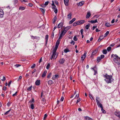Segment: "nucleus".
Returning a JSON list of instances; mask_svg holds the SVG:
<instances>
[{
  "mask_svg": "<svg viewBox=\"0 0 120 120\" xmlns=\"http://www.w3.org/2000/svg\"><path fill=\"white\" fill-rule=\"evenodd\" d=\"M103 77L105 78L104 79V80L108 84L111 83L114 80L112 78V75H109L107 74L103 75Z\"/></svg>",
  "mask_w": 120,
  "mask_h": 120,
  "instance_id": "1",
  "label": "nucleus"
},
{
  "mask_svg": "<svg viewBox=\"0 0 120 120\" xmlns=\"http://www.w3.org/2000/svg\"><path fill=\"white\" fill-rule=\"evenodd\" d=\"M114 56L115 57L114 59V61L119 67H120V58L116 54L114 55Z\"/></svg>",
  "mask_w": 120,
  "mask_h": 120,
  "instance_id": "2",
  "label": "nucleus"
},
{
  "mask_svg": "<svg viewBox=\"0 0 120 120\" xmlns=\"http://www.w3.org/2000/svg\"><path fill=\"white\" fill-rule=\"evenodd\" d=\"M66 32L64 30H62L61 31V33L59 39H61L62 36H64Z\"/></svg>",
  "mask_w": 120,
  "mask_h": 120,
  "instance_id": "3",
  "label": "nucleus"
},
{
  "mask_svg": "<svg viewBox=\"0 0 120 120\" xmlns=\"http://www.w3.org/2000/svg\"><path fill=\"white\" fill-rule=\"evenodd\" d=\"M115 114L120 119V111H116L115 112Z\"/></svg>",
  "mask_w": 120,
  "mask_h": 120,
  "instance_id": "4",
  "label": "nucleus"
},
{
  "mask_svg": "<svg viewBox=\"0 0 120 120\" xmlns=\"http://www.w3.org/2000/svg\"><path fill=\"white\" fill-rule=\"evenodd\" d=\"M85 21L84 20H81L77 22V23L78 24V25L84 23L85 22Z\"/></svg>",
  "mask_w": 120,
  "mask_h": 120,
  "instance_id": "5",
  "label": "nucleus"
},
{
  "mask_svg": "<svg viewBox=\"0 0 120 120\" xmlns=\"http://www.w3.org/2000/svg\"><path fill=\"white\" fill-rule=\"evenodd\" d=\"M98 52V50H94L92 53L91 57H92L94 56Z\"/></svg>",
  "mask_w": 120,
  "mask_h": 120,
  "instance_id": "6",
  "label": "nucleus"
},
{
  "mask_svg": "<svg viewBox=\"0 0 120 120\" xmlns=\"http://www.w3.org/2000/svg\"><path fill=\"white\" fill-rule=\"evenodd\" d=\"M4 14V12L3 10L0 8V16L1 18L3 17Z\"/></svg>",
  "mask_w": 120,
  "mask_h": 120,
  "instance_id": "7",
  "label": "nucleus"
},
{
  "mask_svg": "<svg viewBox=\"0 0 120 120\" xmlns=\"http://www.w3.org/2000/svg\"><path fill=\"white\" fill-rule=\"evenodd\" d=\"M65 61V60L64 58H62L59 61V62L60 64H62L64 63Z\"/></svg>",
  "mask_w": 120,
  "mask_h": 120,
  "instance_id": "8",
  "label": "nucleus"
},
{
  "mask_svg": "<svg viewBox=\"0 0 120 120\" xmlns=\"http://www.w3.org/2000/svg\"><path fill=\"white\" fill-rule=\"evenodd\" d=\"M59 77V76L58 75H56L53 76L52 78V79L53 80H54L58 78Z\"/></svg>",
  "mask_w": 120,
  "mask_h": 120,
  "instance_id": "9",
  "label": "nucleus"
},
{
  "mask_svg": "<svg viewBox=\"0 0 120 120\" xmlns=\"http://www.w3.org/2000/svg\"><path fill=\"white\" fill-rule=\"evenodd\" d=\"M63 25V23L62 22H61L57 26V28H60Z\"/></svg>",
  "mask_w": 120,
  "mask_h": 120,
  "instance_id": "10",
  "label": "nucleus"
},
{
  "mask_svg": "<svg viewBox=\"0 0 120 120\" xmlns=\"http://www.w3.org/2000/svg\"><path fill=\"white\" fill-rule=\"evenodd\" d=\"M89 22H90L91 23H94L98 22L97 19H96L94 20H91V21H88Z\"/></svg>",
  "mask_w": 120,
  "mask_h": 120,
  "instance_id": "11",
  "label": "nucleus"
},
{
  "mask_svg": "<svg viewBox=\"0 0 120 120\" xmlns=\"http://www.w3.org/2000/svg\"><path fill=\"white\" fill-rule=\"evenodd\" d=\"M49 37V35H46L45 36V45H46L47 44L48 40V38Z\"/></svg>",
  "mask_w": 120,
  "mask_h": 120,
  "instance_id": "12",
  "label": "nucleus"
},
{
  "mask_svg": "<svg viewBox=\"0 0 120 120\" xmlns=\"http://www.w3.org/2000/svg\"><path fill=\"white\" fill-rule=\"evenodd\" d=\"M59 39H58L57 41L55 47L57 48H58V46L60 43V41L58 40Z\"/></svg>",
  "mask_w": 120,
  "mask_h": 120,
  "instance_id": "13",
  "label": "nucleus"
},
{
  "mask_svg": "<svg viewBox=\"0 0 120 120\" xmlns=\"http://www.w3.org/2000/svg\"><path fill=\"white\" fill-rule=\"evenodd\" d=\"M91 14L90 12H87L86 18L87 19L90 16Z\"/></svg>",
  "mask_w": 120,
  "mask_h": 120,
  "instance_id": "14",
  "label": "nucleus"
},
{
  "mask_svg": "<svg viewBox=\"0 0 120 120\" xmlns=\"http://www.w3.org/2000/svg\"><path fill=\"white\" fill-rule=\"evenodd\" d=\"M64 2L66 6H67L68 5L69 0H64Z\"/></svg>",
  "mask_w": 120,
  "mask_h": 120,
  "instance_id": "15",
  "label": "nucleus"
},
{
  "mask_svg": "<svg viewBox=\"0 0 120 120\" xmlns=\"http://www.w3.org/2000/svg\"><path fill=\"white\" fill-rule=\"evenodd\" d=\"M40 83V80H37L35 82V85L37 86L39 85Z\"/></svg>",
  "mask_w": 120,
  "mask_h": 120,
  "instance_id": "16",
  "label": "nucleus"
},
{
  "mask_svg": "<svg viewBox=\"0 0 120 120\" xmlns=\"http://www.w3.org/2000/svg\"><path fill=\"white\" fill-rule=\"evenodd\" d=\"M84 4V2L83 1H82L79 2L78 4V5L79 6H82Z\"/></svg>",
  "mask_w": 120,
  "mask_h": 120,
  "instance_id": "17",
  "label": "nucleus"
},
{
  "mask_svg": "<svg viewBox=\"0 0 120 120\" xmlns=\"http://www.w3.org/2000/svg\"><path fill=\"white\" fill-rule=\"evenodd\" d=\"M71 26H67L64 29V30L65 31H66V32L69 29H70L71 28Z\"/></svg>",
  "mask_w": 120,
  "mask_h": 120,
  "instance_id": "18",
  "label": "nucleus"
},
{
  "mask_svg": "<svg viewBox=\"0 0 120 120\" xmlns=\"http://www.w3.org/2000/svg\"><path fill=\"white\" fill-rule=\"evenodd\" d=\"M99 98L98 97H96V102L97 103V105H98V104H100V101H98V99H99Z\"/></svg>",
  "mask_w": 120,
  "mask_h": 120,
  "instance_id": "19",
  "label": "nucleus"
},
{
  "mask_svg": "<svg viewBox=\"0 0 120 120\" xmlns=\"http://www.w3.org/2000/svg\"><path fill=\"white\" fill-rule=\"evenodd\" d=\"M56 16H55L54 17L53 19H52L53 23V24H54L55 23V22L56 21Z\"/></svg>",
  "mask_w": 120,
  "mask_h": 120,
  "instance_id": "20",
  "label": "nucleus"
},
{
  "mask_svg": "<svg viewBox=\"0 0 120 120\" xmlns=\"http://www.w3.org/2000/svg\"><path fill=\"white\" fill-rule=\"evenodd\" d=\"M47 72V71L46 70H45L43 74H42V77H45V76H46V74Z\"/></svg>",
  "mask_w": 120,
  "mask_h": 120,
  "instance_id": "21",
  "label": "nucleus"
},
{
  "mask_svg": "<svg viewBox=\"0 0 120 120\" xmlns=\"http://www.w3.org/2000/svg\"><path fill=\"white\" fill-rule=\"evenodd\" d=\"M102 59L100 56L98 57L97 58V62L98 63Z\"/></svg>",
  "mask_w": 120,
  "mask_h": 120,
  "instance_id": "22",
  "label": "nucleus"
},
{
  "mask_svg": "<svg viewBox=\"0 0 120 120\" xmlns=\"http://www.w3.org/2000/svg\"><path fill=\"white\" fill-rule=\"evenodd\" d=\"M68 18L70 19L71 18V13H70L68 15Z\"/></svg>",
  "mask_w": 120,
  "mask_h": 120,
  "instance_id": "23",
  "label": "nucleus"
},
{
  "mask_svg": "<svg viewBox=\"0 0 120 120\" xmlns=\"http://www.w3.org/2000/svg\"><path fill=\"white\" fill-rule=\"evenodd\" d=\"M75 19H76L75 18H73L71 20L69 21V24H71L75 20Z\"/></svg>",
  "mask_w": 120,
  "mask_h": 120,
  "instance_id": "24",
  "label": "nucleus"
},
{
  "mask_svg": "<svg viewBox=\"0 0 120 120\" xmlns=\"http://www.w3.org/2000/svg\"><path fill=\"white\" fill-rule=\"evenodd\" d=\"M57 49V48L55 47V48L54 49L52 53L53 55H54V54H55V53H56V50Z\"/></svg>",
  "mask_w": 120,
  "mask_h": 120,
  "instance_id": "25",
  "label": "nucleus"
},
{
  "mask_svg": "<svg viewBox=\"0 0 120 120\" xmlns=\"http://www.w3.org/2000/svg\"><path fill=\"white\" fill-rule=\"evenodd\" d=\"M53 81L52 80H50L48 82V83L49 84L51 85L53 83Z\"/></svg>",
  "mask_w": 120,
  "mask_h": 120,
  "instance_id": "26",
  "label": "nucleus"
},
{
  "mask_svg": "<svg viewBox=\"0 0 120 120\" xmlns=\"http://www.w3.org/2000/svg\"><path fill=\"white\" fill-rule=\"evenodd\" d=\"M97 105L98 107H100L101 108L102 110H103V107L102 105L100 103Z\"/></svg>",
  "mask_w": 120,
  "mask_h": 120,
  "instance_id": "27",
  "label": "nucleus"
},
{
  "mask_svg": "<svg viewBox=\"0 0 120 120\" xmlns=\"http://www.w3.org/2000/svg\"><path fill=\"white\" fill-rule=\"evenodd\" d=\"M90 24H88L86 25L85 26V28L86 29H89V28L90 27Z\"/></svg>",
  "mask_w": 120,
  "mask_h": 120,
  "instance_id": "28",
  "label": "nucleus"
},
{
  "mask_svg": "<svg viewBox=\"0 0 120 120\" xmlns=\"http://www.w3.org/2000/svg\"><path fill=\"white\" fill-rule=\"evenodd\" d=\"M105 26L108 27H110L111 25H110V24L109 23H108V22H106L105 23Z\"/></svg>",
  "mask_w": 120,
  "mask_h": 120,
  "instance_id": "29",
  "label": "nucleus"
},
{
  "mask_svg": "<svg viewBox=\"0 0 120 120\" xmlns=\"http://www.w3.org/2000/svg\"><path fill=\"white\" fill-rule=\"evenodd\" d=\"M102 52L103 54H107V52L106 49H104L103 50Z\"/></svg>",
  "mask_w": 120,
  "mask_h": 120,
  "instance_id": "30",
  "label": "nucleus"
},
{
  "mask_svg": "<svg viewBox=\"0 0 120 120\" xmlns=\"http://www.w3.org/2000/svg\"><path fill=\"white\" fill-rule=\"evenodd\" d=\"M25 9V8L24 7H20L19 8V10H23Z\"/></svg>",
  "mask_w": 120,
  "mask_h": 120,
  "instance_id": "31",
  "label": "nucleus"
},
{
  "mask_svg": "<svg viewBox=\"0 0 120 120\" xmlns=\"http://www.w3.org/2000/svg\"><path fill=\"white\" fill-rule=\"evenodd\" d=\"M109 32L108 31H107L106 33L104 34V37H106L109 34Z\"/></svg>",
  "mask_w": 120,
  "mask_h": 120,
  "instance_id": "32",
  "label": "nucleus"
},
{
  "mask_svg": "<svg viewBox=\"0 0 120 120\" xmlns=\"http://www.w3.org/2000/svg\"><path fill=\"white\" fill-rule=\"evenodd\" d=\"M32 86L31 85L30 87H28L27 89V90L29 91L31 90H32Z\"/></svg>",
  "mask_w": 120,
  "mask_h": 120,
  "instance_id": "33",
  "label": "nucleus"
},
{
  "mask_svg": "<svg viewBox=\"0 0 120 120\" xmlns=\"http://www.w3.org/2000/svg\"><path fill=\"white\" fill-rule=\"evenodd\" d=\"M64 52L65 53H67L68 52H70V50L68 49H66L64 50Z\"/></svg>",
  "mask_w": 120,
  "mask_h": 120,
  "instance_id": "34",
  "label": "nucleus"
},
{
  "mask_svg": "<svg viewBox=\"0 0 120 120\" xmlns=\"http://www.w3.org/2000/svg\"><path fill=\"white\" fill-rule=\"evenodd\" d=\"M50 65V63H49L48 64L46 67V68L47 69H49Z\"/></svg>",
  "mask_w": 120,
  "mask_h": 120,
  "instance_id": "35",
  "label": "nucleus"
},
{
  "mask_svg": "<svg viewBox=\"0 0 120 120\" xmlns=\"http://www.w3.org/2000/svg\"><path fill=\"white\" fill-rule=\"evenodd\" d=\"M86 118L87 120H93L91 118H90L88 117H86Z\"/></svg>",
  "mask_w": 120,
  "mask_h": 120,
  "instance_id": "36",
  "label": "nucleus"
},
{
  "mask_svg": "<svg viewBox=\"0 0 120 120\" xmlns=\"http://www.w3.org/2000/svg\"><path fill=\"white\" fill-rule=\"evenodd\" d=\"M40 9L43 14L45 13V11L42 8H40Z\"/></svg>",
  "mask_w": 120,
  "mask_h": 120,
  "instance_id": "37",
  "label": "nucleus"
},
{
  "mask_svg": "<svg viewBox=\"0 0 120 120\" xmlns=\"http://www.w3.org/2000/svg\"><path fill=\"white\" fill-rule=\"evenodd\" d=\"M78 23H77V22H74L73 24V26H76L77 25H78Z\"/></svg>",
  "mask_w": 120,
  "mask_h": 120,
  "instance_id": "38",
  "label": "nucleus"
},
{
  "mask_svg": "<svg viewBox=\"0 0 120 120\" xmlns=\"http://www.w3.org/2000/svg\"><path fill=\"white\" fill-rule=\"evenodd\" d=\"M11 110V109H10L8 111H7V112H6L4 114L5 115H7L8 114V113H9V112Z\"/></svg>",
  "mask_w": 120,
  "mask_h": 120,
  "instance_id": "39",
  "label": "nucleus"
},
{
  "mask_svg": "<svg viewBox=\"0 0 120 120\" xmlns=\"http://www.w3.org/2000/svg\"><path fill=\"white\" fill-rule=\"evenodd\" d=\"M52 75V74L51 73H50L47 76V78H49Z\"/></svg>",
  "mask_w": 120,
  "mask_h": 120,
  "instance_id": "40",
  "label": "nucleus"
},
{
  "mask_svg": "<svg viewBox=\"0 0 120 120\" xmlns=\"http://www.w3.org/2000/svg\"><path fill=\"white\" fill-rule=\"evenodd\" d=\"M111 48V47H109L107 48V50L109 52L110 51Z\"/></svg>",
  "mask_w": 120,
  "mask_h": 120,
  "instance_id": "41",
  "label": "nucleus"
},
{
  "mask_svg": "<svg viewBox=\"0 0 120 120\" xmlns=\"http://www.w3.org/2000/svg\"><path fill=\"white\" fill-rule=\"evenodd\" d=\"M73 39L74 41H76L78 39L75 36L73 38Z\"/></svg>",
  "mask_w": 120,
  "mask_h": 120,
  "instance_id": "42",
  "label": "nucleus"
},
{
  "mask_svg": "<svg viewBox=\"0 0 120 120\" xmlns=\"http://www.w3.org/2000/svg\"><path fill=\"white\" fill-rule=\"evenodd\" d=\"M57 56L56 55V53H55V54H54V55L53 56V59H56V57H57Z\"/></svg>",
  "mask_w": 120,
  "mask_h": 120,
  "instance_id": "43",
  "label": "nucleus"
},
{
  "mask_svg": "<svg viewBox=\"0 0 120 120\" xmlns=\"http://www.w3.org/2000/svg\"><path fill=\"white\" fill-rule=\"evenodd\" d=\"M31 108L32 109H34V105L33 104H32L31 105Z\"/></svg>",
  "mask_w": 120,
  "mask_h": 120,
  "instance_id": "44",
  "label": "nucleus"
},
{
  "mask_svg": "<svg viewBox=\"0 0 120 120\" xmlns=\"http://www.w3.org/2000/svg\"><path fill=\"white\" fill-rule=\"evenodd\" d=\"M92 69L94 70V75H96V73H97V71H96V70H95L94 69V68H92Z\"/></svg>",
  "mask_w": 120,
  "mask_h": 120,
  "instance_id": "45",
  "label": "nucleus"
},
{
  "mask_svg": "<svg viewBox=\"0 0 120 120\" xmlns=\"http://www.w3.org/2000/svg\"><path fill=\"white\" fill-rule=\"evenodd\" d=\"M49 3V2L48 1H47L45 2V3L44 4V5L45 6H46Z\"/></svg>",
  "mask_w": 120,
  "mask_h": 120,
  "instance_id": "46",
  "label": "nucleus"
},
{
  "mask_svg": "<svg viewBox=\"0 0 120 120\" xmlns=\"http://www.w3.org/2000/svg\"><path fill=\"white\" fill-rule=\"evenodd\" d=\"M15 66L16 68H18V67L20 66H21V65L19 64H16L15 65Z\"/></svg>",
  "mask_w": 120,
  "mask_h": 120,
  "instance_id": "47",
  "label": "nucleus"
},
{
  "mask_svg": "<svg viewBox=\"0 0 120 120\" xmlns=\"http://www.w3.org/2000/svg\"><path fill=\"white\" fill-rule=\"evenodd\" d=\"M86 52H84V54L83 55V56H84V58H85L86 56Z\"/></svg>",
  "mask_w": 120,
  "mask_h": 120,
  "instance_id": "48",
  "label": "nucleus"
},
{
  "mask_svg": "<svg viewBox=\"0 0 120 120\" xmlns=\"http://www.w3.org/2000/svg\"><path fill=\"white\" fill-rule=\"evenodd\" d=\"M100 57L102 59L104 58L105 57V56L103 54L101 55Z\"/></svg>",
  "mask_w": 120,
  "mask_h": 120,
  "instance_id": "49",
  "label": "nucleus"
},
{
  "mask_svg": "<svg viewBox=\"0 0 120 120\" xmlns=\"http://www.w3.org/2000/svg\"><path fill=\"white\" fill-rule=\"evenodd\" d=\"M54 12L55 13H57V8L54 9Z\"/></svg>",
  "mask_w": 120,
  "mask_h": 120,
  "instance_id": "50",
  "label": "nucleus"
},
{
  "mask_svg": "<svg viewBox=\"0 0 120 120\" xmlns=\"http://www.w3.org/2000/svg\"><path fill=\"white\" fill-rule=\"evenodd\" d=\"M83 31V29H81V30H80L81 34L82 35Z\"/></svg>",
  "mask_w": 120,
  "mask_h": 120,
  "instance_id": "51",
  "label": "nucleus"
},
{
  "mask_svg": "<svg viewBox=\"0 0 120 120\" xmlns=\"http://www.w3.org/2000/svg\"><path fill=\"white\" fill-rule=\"evenodd\" d=\"M6 86H4V87H3L2 88V90H4L5 91L6 90Z\"/></svg>",
  "mask_w": 120,
  "mask_h": 120,
  "instance_id": "52",
  "label": "nucleus"
},
{
  "mask_svg": "<svg viewBox=\"0 0 120 120\" xmlns=\"http://www.w3.org/2000/svg\"><path fill=\"white\" fill-rule=\"evenodd\" d=\"M47 114H45L44 115V119H45L47 117Z\"/></svg>",
  "mask_w": 120,
  "mask_h": 120,
  "instance_id": "53",
  "label": "nucleus"
},
{
  "mask_svg": "<svg viewBox=\"0 0 120 120\" xmlns=\"http://www.w3.org/2000/svg\"><path fill=\"white\" fill-rule=\"evenodd\" d=\"M5 80H6V78H5V76H4L3 77V79H1V80L2 81H5Z\"/></svg>",
  "mask_w": 120,
  "mask_h": 120,
  "instance_id": "54",
  "label": "nucleus"
},
{
  "mask_svg": "<svg viewBox=\"0 0 120 120\" xmlns=\"http://www.w3.org/2000/svg\"><path fill=\"white\" fill-rule=\"evenodd\" d=\"M54 37V33L53 32L52 34H51V37L52 38H53Z\"/></svg>",
  "mask_w": 120,
  "mask_h": 120,
  "instance_id": "55",
  "label": "nucleus"
},
{
  "mask_svg": "<svg viewBox=\"0 0 120 120\" xmlns=\"http://www.w3.org/2000/svg\"><path fill=\"white\" fill-rule=\"evenodd\" d=\"M103 39V38H101L100 37L99 39L98 40V41L99 42L102 39Z\"/></svg>",
  "mask_w": 120,
  "mask_h": 120,
  "instance_id": "56",
  "label": "nucleus"
},
{
  "mask_svg": "<svg viewBox=\"0 0 120 120\" xmlns=\"http://www.w3.org/2000/svg\"><path fill=\"white\" fill-rule=\"evenodd\" d=\"M80 101H81V100H80V98H79V99H78L77 101L76 102V104H77L78 103V102H80Z\"/></svg>",
  "mask_w": 120,
  "mask_h": 120,
  "instance_id": "57",
  "label": "nucleus"
},
{
  "mask_svg": "<svg viewBox=\"0 0 120 120\" xmlns=\"http://www.w3.org/2000/svg\"><path fill=\"white\" fill-rule=\"evenodd\" d=\"M101 110L102 111V112L103 113H106V111L105 110H104L103 109V110H102V109H101Z\"/></svg>",
  "mask_w": 120,
  "mask_h": 120,
  "instance_id": "58",
  "label": "nucleus"
},
{
  "mask_svg": "<svg viewBox=\"0 0 120 120\" xmlns=\"http://www.w3.org/2000/svg\"><path fill=\"white\" fill-rule=\"evenodd\" d=\"M75 42L73 41H72L71 42V44H73V45L75 44Z\"/></svg>",
  "mask_w": 120,
  "mask_h": 120,
  "instance_id": "59",
  "label": "nucleus"
},
{
  "mask_svg": "<svg viewBox=\"0 0 120 120\" xmlns=\"http://www.w3.org/2000/svg\"><path fill=\"white\" fill-rule=\"evenodd\" d=\"M17 91L16 92L15 94H13L12 95V96L13 97H14L15 96H16V95L17 94Z\"/></svg>",
  "mask_w": 120,
  "mask_h": 120,
  "instance_id": "60",
  "label": "nucleus"
},
{
  "mask_svg": "<svg viewBox=\"0 0 120 120\" xmlns=\"http://www.w3.org/2000/svg\"><path fill=\"white\" fill-rule=\"evenodd\" d=\"M11 82H12V81H10L9 82V83H8V85L9 87L10 86V84L11 83Z\"/></svg>",
  "mask_w": 120,
  "mask_h": 120,
  "instance_id": "61",
  "label": "nucleus"
},
{
  "mask_svg": "<svg viewBox=\"0 0 120 120\" xmlns=\"http://www.w3.org/2000/svg\"><path fill=\"white\" fill-rule=\"evenodd\" d=\"M85 58H84V57H83V56H82L81 58V59L82 61H83Z\"/></svg>",
  "mask_w": 120,
  "mask_h": 120,
  "instance_id": "62",
  "label": "nucleus"
},
{
  "mask_svg": "<svg viewBox=\"0 0 120 120\" xmlns=\"http://www.w3.org/2000/svg\"><path fill=\"white\" fill-rule=\"evenodd\" d=\"M64 99V97H62L61 99H60V101H63Z\"/></svg>",
  "mask_w": 120,
  "mask_h": 120,
  "instance_id": "63",
  "label": "nucleus"
},
{
  "mask_svg": "<svg viewBox=\"0 0 120 120\" xmlns=\"http://www.w3.org/2000/svg\"><path fill=\"white\" fill-rule=\"evenodd\" d=\"M11 104V103L10 102H8L7 104V105L8 106H9Z\"/></svg>",
  "mask_w": 120,
  "mask_h": 120,
  "instance_id": "64",
  "label": "nucleus"
}]
</instances>
